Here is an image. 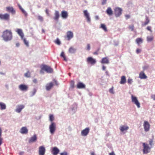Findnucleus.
I'll use <instances>...</instances> for the list:
<instances>
[{"instance_id": "nucleus-37", "label": "nucleus", "mask_w": 155, "mask_h": 155, "mask_svg": "<svg viewBox=\"0 0 155 155\" xmlns=\"http://www.w3.org/2000/svg\"><path fill=\"white\" fill-rule=\"evenodd\" d=\"M23 41L24 42V43L25 45L27 47L29 46V44L28 42L27 41L26 39L25 38H21Z\"/></svg>"}, {"instance_id": "nucleus-15", "label": "nucleus", "mask_w": 155, "mask_h": 155, "mask_svg": "<svg viewBox=\"0 0 155 155\" xmlns=\"http://www.w3.org/2000/svg\"><path fill=\"white\" fill-rule=\"evenodd\" d=\"M59 152V150L56 147H54L52 149L51 153L53 155H57Z\"/></svg>"}, {"instance_id": "nucleus-18", "label": "nucleus", "mask_w": 155, "mask_h": 155, "mask_svg": "<svg viewBox=\"0 0 155 155\" xmlns=\"http://www.w3.org/2000/svg\"><path fill=\"white\" fill-rule=\"evenodd\" d=\"M28 130L26 127H23L20 129V132L22 134H27Z\"/></svg>"}, {"instance_id": "nucleus-31", "label": "nucleus", "mask_w": 155, "mask_h": 155, "mask_svg": "<svg viewBox=\"0 0 155 155\" xmlns=\"http://www.w3.org/2000/svg\"><path fill=\"white\" fill-rule=\"evenodd\" d=\"M76 49L73 47H71L69 49L68 51L71 53H74L76 51Z\"/></svg>"}, {"instance_id": "nucleus-29", "label": "nucleus", "mask_w": 155, "mask_h": 155, "mask_svg": "<svg viewBox=\"0 0 155 155\" xmlns=\"http://www.w3.org/2000/svg\"><path fill=\"white\" fill-rule=\"evenodd\" d=\"M150 20L147 16L146 17V21L145 22L142 23L141 25L142 26H145L146 25H148L150 22Z\"/></svg>"}, {"instance_id": "nucleus-60", "label": "nucleus", "mask_w": 155, "mask_h": 155, "mask_svg": "<svg viewBox=\"0 0 155 155\" xmlns=\"http://www.w3.org/2000/svg\"><path fill=\"white\" fill-rule=\"evenodd\" d=\"M33 82L35 83H37V80L36 79H34L33 80Z\"/></svg>"}, {"instance_id": "nucleus-44", "label": "nucleus", "mask_w": 155, "mask_h": 155, "mask_svg": "<svg viewBox=\"0 0 155 155\" xmlns=\"http://www.w3.org/2000/svg\"><path fill=\"white\" fill-rule=\"evenodd\" d=\"M55 43L58 45H60L61 44V42L58 39H57L55 41Z\"/></svg>"}, {"instance_id": "nucleus-14", "label": "nucleus", "mask_w": 155, "mask_h": 155, "mask_svg": "<svg viewBox=\"0 0 155 155\" xmlns=\"http://www.w3.org/2000/svg\"><path fill=\"white\" fill-rule=\"evenodd\" d=\"M6 11L11 13L12 14L14 15L15 13V10L12 7H7L6 8Z\"/></svg>"}, {"instance_id": "nucleus-10", "label": "nucleus", "mask_w": 155, "mask_h": 155, "mask_svg": "<svg viewBox=\"0 0 155 155\" xmlns=\"http://www.w3.org/2000/svg\"><path fill=\"white\" fill-rule=\"evenodd\" d=\"M45 149L43 146H40L39 148V155H44L45 153Z\"/></svg>"}, {"instance_id": "nucleus-24", "label": "nucleus", "mask_w": 155, "mask_h": 155, "mask_svg": "<svg viewBox=\"0 0 155 155\" xmlns=\"http://www.w3.org/2000/svg\"><path fill=\"white\" fill-rule=\"evenodd\" d=\"M102 64H108L109 63V60L107 57H105L102 58L101 61Z\"/></svg>"}, {"instance_id": "nucleus-62", "label": "nucleus", "mask_w": 155, "mask_h": 155, "mask_svg": "<svg viewBox=\"0 0 155 155\" xmlns=\"http://www.w3.org/2000/svg\"><path fill=\"white\" fill-rule=\"evenodd\" d=\"M105 69H106V67L104 66H102V70H105Z\"/></svg>"}, {"instance_id": "nucleus-17", "label": "nucleus", "mask_w": 155, "mask_h": 155, "mask_svg": "<svg viewBox=\"0 0 155 155\" xmlns=\"http://www.w3.org/2000/svg\"><path fill=\"white\" fill-rule=\"evenodd\" d=\"M67 36L68 38V40H70L73 37V32L71 31H68L67 33Z\"/></svg>"}, {"instance_id": "nucleus-41", "label": "nucleus", "mask_w": 155, "mask_h": 155, "mask_svg": "<svg viewBox=\"0 0 155 155\" xmlns=\"http://www.w3.org/2000/svg\"><path fill=\"white\" fill-rule=\"evenodd\" d=\"M36 91L37 90L35 88H34L33 90L31 92V95L32 96H33V95H34L35 94Z\"/></svg>"}, {"instance_id": "nucleus-27", "label": "nucleus", "mask_w": 155, "mask_h": 155, "mask_svg": "<svg viewBox=\"0 0 155 155\" xmlns=\"http://www.w3.org/2000/svg\"><path fill=\"white\" fill-rule=\"evenodd\" d=\"M61 16L64 19H66L68 16V12L65 11H62L61 12Z\"/></svg>"}, {"instance_id": "nucleus-59", "label": "nucleus", "mask_w": 155, "mask_h": 155, "mask_svg": "<svg viewBox=\"0 0 155 155\" xmlns=\"http://www.w3.org/2000/svg\"><path fill=\"white\" fill-rule=\"evenodd\" d=\"M109 155H115L114 151H112V152L109 153Z\"/></svg>"}, {"instance_id": "nucleus-64", "label": "nucleus", "mask_w": 155, "mask_h": 155, "mask_svg": "<svg viewBox=\"0 0 155 155\" xmlns=\"http://www.w3.org/2000/svg\"><path fill=\"white\" fill-rule=\"evenodd\" d=\"M91 155H95L94 153L93 152H91Z\"/></svg>"}, {"instance_id": "nucleus-9", "label": "nucleus", "mask_w": 155, "mask_h": 155, "mask_svg": "<svg viewBox=\"0 0 155 155\" xmlns=\"http://www.w3.org/2000/svg\"><path fill=\"white\" fill-rule=\"evenodd\" d=\"M84 16L85 17L87 21L88 22H90L91 20L90 17L89 13L86 10H85L83 12Z\"/></svg>"}, {"instance_id": "nucleus-49", "label": "nucleus", "mask_w": 155, "mask_h": 155, "mask_svg": "<svg viewBox=\"0 0 155 155\" xmlns=\"http://www.w3.org/2000/svg\"><path fill=\"white\" fill-rule=\"evenodd\" d=\"M141 51V50L140 49L137 48L136 50V53L137 54L139 53H140V52Z\"/></svg>"}, {"instance_id": "nucleus-51", "label": "nucleus", "mask_w": 155, "mask_h": 155, "mask_svg": "<svg viewBox=\"0 0 155 155\" xmlns=\"http://www.w3.org/2000/svg\"><path fill=\"white\" fill-rule=\"evenodd\" d=\"M109 92L111 93H114L113 87H112L111 88H110V89Z\"/></svg>"}, {"instance_id": "nucleus-46", "label": "nucleus", "mask_w": 155, "mask_h": 155, "mask_svg": "<svg viewBox=\"0 0 155 155\" xmlns=\"http://www.w3.org/2000/svg\"><path fill=\"white\" fill-rule=\"evenodd\" d=\"M132 82V79L130 78L128 79L127 80V82L128 84H131Z\"/></svg>"}, {"instance_id": "nucleus-13", "label": "nucleus", "mask_w": 155, "mask_h": 155, "mask_svg": "<svg viewBox=\"0 0 155 155\" xmlns=\"http://www.w3.org/2000/svg\"><path fill=\"white\" fill-rule=\"evenodd\" d=\"M89 132V129L88 127L86 128L81 132V134L83 136H86Z\"/></svg>"}, {"instance_id": "nucleus-22", "label": "nucleus", "mask_w": 155, "mask_h": 155, "mask_svg": "<svg viewBox=\"0 0 155 155\" xmlns=\"http://www.w3.org/2000/svg\"><path fill=\"white\" fill-rule=\"evenodd\" d=\"M106 12L107 14L109 16H111L113 14V11L111 8L110 7L107 8Z\"/></svg>"}, {"instance_id": "nucleus-25", "label": "nucleus", "mask_w": 155, "mask_h": 155, "mask_svg": "<svg viewBox=\"0 0 155 155\" xmlns=\"http://www.w3.org/2000/svg\"><path fill=\"white\" fill-rule=\"evenodd\" d=\"M37 139V137L36 135L35 134L29 139L28 142L29 143H31L35 142L36 141Z\"/></svg>"}, {"instance_id": "nucleus-1", "label": "nucleus", "mask_w": 155, "mask_h": 155, "mask_svg": "<svg viewBox=\"0 0 155 155\" xmlns=\"http://www.w3.org/2000/svg\"><path fill=\"white\" fill-rule=\"evenodd\" d=\"M2 37L5 41L11 40L12 37V33L10 30H6L3 32Z\"/></svg>"}, {"instance_id": "nucleus-57", "label": "nucleus", "mask_w": 155, "mask_h": 155, "mask_svg": "<svg viewBox=\"0 0 155 155\" xmlns=\"http://www.w3.org/2000/svg\"><path fill=\"white\" fill-rule=\"evenodd\" d=\"M125 16L127 19L129 18L130 17V16L129 15H126Z\"/></svg>"}, {"instance_id": "nucleus-11", "label": "nucleus", "mask_w": 155, "mask_h": 155, "mask_svg": "<svg viewBox=\"0 0 155 155\" xmlns=\"http://www.w3.org/2000/svg\"><path fill=\"white\" fill-rule=\"evenodd\" d=\"M19 88L20 90L22 91H27L28 89V86L24 84H21L19 86Z\"/></svg>"}, {"instance_id": "nucleus-56", "label": "nucleus", "mask_w": 155, "mask_h": 155, "mask_svg": "<svg viewBox=\"0 0 155 155\" xmlns=\"http://www.w3.org/2000/svg\"><path fill=\"white\" fill-rule=\"evenodd\" d=\"M151 97L155 101V94L152 95L151 96Z\"/></svg>"}, {"instance_id": "nucleus-26", "label": "nucleus", "mask_w": 155, "mask_h": 155, "mask_svg": "<svg viewBox=\"0 0 155 155\" xmlns=\"http://www.w3.org/2000/svg\"><path fill=\"white\" fill-rule=\"evenodd\" d=\"M59 17V13L58 11H55L54 13V19L56 21H58Z\"/></svg>"}, {"instance_id": "nucleus-6", "label": "nucleus", "mask_w": 155, "mask_h": 155, "mask_svg": "<svg viewBox=\"0 0 155 155\" xmlns=\"http://www.w3.org/2000/svg\"><path fill=\"white\" fill-rule=\"evenodd\" d=\"M122 9L119 7H116L114 9L115 16L116 17H119L122 14Z\"/></svg>"}, {"instance_id": "nucleus-63", "label": "nucleus", "mask_w": 155, "mask_h": 155, "mask_svg": "<svg viewBox=\"0 0 155 155\" xmlns=\"http://www.w3.org/2000/svg\"><path fill=\"white\" fill-rule=\"evenodd\" d=\"M16 45L17 47H18L19 46L20 44L19 43H17L16 44Z\"/></svg>"}, {"instance_id": "nucleus-54", "label": "nucleus", "mask_w": 155, "mask_h": 155, "mask_svg": "<svg viewBox=\"0 0 155 155\" xmlns=\"http://www.w3.org/2000/svg\"><path fill=\"white\" fill-rule=\"evenodd\" d=\"M45 12L47 14V15H48V16L49 15V11H48V9H46Z\"/></svg>"}, {"instance_id": "nucleus-16", "label": "nucleus", "mask_w": 155, "mask_h": 155, "mask_svg": "<svg viewBox=\"0 0 155 155\" xmlns=\"http://www.w3.org/2000/svg\"><path fill=\"white\" fill-rule=\"evenodd\" d=\"M77 87L78 89H84L85 88V85L82 82H79L77 84Z\"/></svg>"}, {"instance_id": "nucleus-45", "label": "nucleus", "mask_w": 155, "mask_h": 155, "mask_svg": "<svg viewBox=\"0 0 155 155\" xmlns=\"http://www.w3.org/2000/svg\"><path fill=\"white\" fill-rule=\"evenodd\" d=\"M147 29L150 32H152V31L151 30V27L150 26H148L147 28Z\"/></svg>"}, {"instance_id": "nucleus-30", "label": "nucleus", "mask_w": 155, "mask_h": 155, "mask_svg": "<svg viewBox=\"0 0 155 155\" xmlns=\"http://www.w3.org/2000/svg\"><path fill=\"white\" fill-rule=\"evenodd\" d=\"M126 78L124 76L121 77V80L120 83L121 84H124L126 82Z\"/></svg>"}, {"instance_id": "nucleus-36", "label": "nucleus", "mask_w": 155, "mask_h": 155, "mask_svg": "<svg viewBox=\"0 0 155 155\" xmlns=\"http://www.w3.org/2000/svg\"><path fill=\"white\" fill-rule=\"evenodd\" d=\"M61 56L64 58V60L65 61H67V59L66 58L64 53V52H61Z\"/></svg>"}, {"instance_id": "nucleus-4", "label": "nucleus", "mask_w": 155, "mask_h": 155, "mask_svg": "<svg viewBox=\"0 0 155 155\" xmlns=\"http://www.w3.org/2000/svg\"><path fill=\"white\" fill-rule=\"evenodd\" d=\"M143 154H147L150 152L151 147H150L148 144L145 143H143Z\"/></svg>"}, {"instance_id": "nucleus-55", "label": "nucleus", "mask_w": 155, "mask_h": 155, "mask_svg": "<svg viewBox=\"0 0 155 155\" xmlns=\"http://www.w3.org/2000/svg\"><path fill=\"white\" fill-rule=\"evenodd\" d=\"M153 141L152 140H150L149 141V144L150 146H152V143H153Z\"/></svg>"}, {"instance_id": "nucleus-52", "label": "nucleus", "mask_w": 155, "mask_h": 155, "mask_svg": "<svg viewBox=\"0 0 155 155\" xmlns=\"http://www.w3.org/2000/svg\"><path fill=\"white\" fill-rule=\"evenodd\" d=\"M22 12L25 16H27V13L25 10L22 11Z\"/></svg>"}, {"instance_id": "nucleus-42", "label": "nucleus", "mask_w": 155, "mask_h": 155, "mask_svg": "<svg viewBox=\"0 0 155 155\" xmlns=\"http://www.w3.org/2000/svg\"><path fill=\"white\" fill-rule=\"evenodd\" d=\"M70 86L71 87L73 88L74 87V82L73 81H71L70 82Z\"/></svg>"}, {"instance_id": "nucleus-61", "label": "nucleus", "mask_w": 155, "mask_h": 155, "mask_svg": "<svg viewBox=\"0 0 155 155\" xmlns=\"http://www.w3.org/2000/svg\"><path fill=\"white\" fill-rule=\"evenodd\" d=\"M24 152L23 151L20 152L19 153V155H23L24 153Z\"/></svg>"}, {"instance_id": "nucleus-8", "label": "nucleus", "mask_w": 155, "mask_h": 155, "mask_svg": "<svg viewBox=\"0 0 155 155\" xmlns=\"http://www.w3.org/2000/svg\"><path fill=\"white\" fill-rule=\"evenodd\" d=\"M0 19L2 20H8L9 19V15L7 13L4 14H0Z\"/></svg>"}, {"instance_id": "nucleus-35", "label": "nucleus", "mask_w": 155, "mask_h": 155, "mask_svg": "<svg viewBox=\"0 0 155 155\" xmlns=\"http://www.w3.org/2000/svg\"><path fill=\"white\" fill-rule=\"evenodd\" d=\"M136 43L138 45L143 42V39L141 38H137L136 40Z\"/></svg>"}, {"instance_id": "nucleus-43", "label": "nucleus", "mask_w": 155, "mask_h": 155, "mask_svg": "<svg viewBox=\"0 0 155 155\" xmlns=\"http://www.w3.org/2000/svg\"><path fill=\"white\" fill-rule=\"evenodd\" d=\"M129 29L131 31H133L134 28V26L133 25H130L128 27Z\"/></svg>"}, {"instance_id": "nucleus-39", "label": "nucleus", "mask_w": 155, "mask_h": 155, "mask_svg": "<svg viewBox=\"0 0 155 155\" xmlns=\"http://www.w3.org/2000/svg\"><path fill=\"white\" fill-rule=\"evenodd\" d=\"M54 120V117L52 114H50L49 115V120L52 122Z\"/></svg>"}, {"instance_id": "nucleus-7", "label": "nucleus", "mask_w": 155, "mask_h": 155, "mask_svg": "<svg viewBox=\"0 0 155 155\" xmlns=\"http://www.w3.org/2000/svg\"><path fill=\"white\" fill-rule=\"evenodd\" d=\"M143 126L145 131L147 132L149 130L150 125L147 121H144Z\"/></svg>"}, {"instance_id": "nucleus-20", "label": "nucleus", "mask_w": 155, "mask_h": 155, "mask_svg": "<svg viewBox=\"0 0 155 155\" xmlns=\"http://www.w3.org/2000/svg\"><path fill=\"white\" fill-rule=\"evenodd\" d=\"M129 129V127L125 125L121 126L120 128V129L121 132H124V131H126Z\"/></svg>"}, {"instance_id": "nucleus-28", "label": "nucleus", "mask_w": 155, "mask_h": 155, "mask_svg": "<svg viewBox=\"0 0 155 155\" xmlns=\"http://www.w3.org/2000/svg\"><path fill=\"white\" fill-rule=\"evenodd\" d=\"M139 77L141 79H146L147 78V76L143 71H141L139 74Z\"/></svg>"}, {"instance_id": "nucleus-5", "label": "nucleus", "mask_w": 155, "mask_h": 155, "mask_svg": "<svg viewBox=\"0 0 155 155\" xmlns=\"http://www.w3.org/2000/svg\"><path fill=\"white\" fill-rule=\"evenodd\" d=\"M50 131L51 133L53 134L54 133L56 129V125L55 123L52 122L49 127Z\"/></svg>"}, {"instance_id": "nucleus-32", "label": "nucleus", "mask_w": 155, "mask_h": 155, "mask_svg": "<svg viewBox=\"0 0 155 155\" xmlns=\"http://www.w3.org/2000/svg\"><path fill=\"white\" fill-rule=\"evenodd\" d=\"M0 107L1 110H5L6 108L5 104L2 102H0Z\"/></svg>"}, {"instance_id": "nucleus-40", "label": "nucleus", "mask_w": 155, "mask_h": 155, "mask_svg": "<svg viewBox=\"0 0 155 155\" xmlns=\"http://www.w3.org/2000/svg\"><path fill=\"white\" fill-rule=\"evenodd\" d=\"M38 19L41 22H42L43 21V17L40 15H38L37 16Z\"/></svg>"}, {"instance_id": "nucleus-23", "label": "nucleus", "mask_w": 155, "mask_h": 155, "mask_svg": "<svg viewBox=\"0 0 155 155\" xmlns=\"http://www.w3.org/2000/svg\"><path fill=\"white\" fill-rule=\"evenodd\" d=\"M24 107V106L23 105H18L17 106L15 111L18 113H20Z\"/></svg>"}, {"instance_id": "nucleus-48", "label": "nucleus", "mask_w": 155, "mask_h": 155, "mask_svg": "<svg viewBox=\"0 0 155 155\" xmlns=\"http://www.w3.org/2000/svg\"><path fill=\"white\" fill-rule=\"evenodd\" d=\"M60 155H68V153L66 152H64L60 153Z\"/></svg>"}, {"instance_id": "nucleus-2", "label": "nucleus", "mask_w": 155, "mask_h": 155, "mask_svg": "<svg viewBox=\"0 0 155 155\" xmlns=\"http://www.w3.org/2000/svg\"><path fill=\"white\" fill-rule=\"evenodd\" d=\"M43 71H45L48 73H51L53 72V69L50 66L47 65H44L41 68L40 73H43Z\"/></svg>"}, {"instance_id": "nucleus-53", "label": "nucleus", "mask_w": 155, "mask_h": 155, "mask_svg": "<svg viewBox=\"0 0 155 155\" xmlns=\"http://www.w3.org/2000/svg\"><path fill=\"white\" fill-rule=\"evenodd\" d=\"M22 12L25 16H27V13L25 10L22 11Z\"/></svg>"}, {"instance_id": "nucleus-38", "label": "nucleus", "mask_w": 155, "mask_h": 155, "mask_svg": "<svg viewBox=\"0 0 155 155\" xmlns=\"http://www.w3.org/2000/svg\"><path fill=\"white\" fill-rule=\"evenodd\" d=\"M24 75L26 77L29 78L30 77L31 73L29 71H28Z\"/></svg>"}, {"instance_id": "nucleus-19", "label": "nucleus", "mask_w": 155, "mask_h": 155, "mask_svg": "<svg viewBox=\"0 0 155 155\" xmlns=\"http://www.w3.org/2000/svg\"><path fill=\"white\" fill-rule=\"evenodd\" d=\"M54 85L53 83L51 82L47 84L46 86V89L47 91H49Z\"/></svg>"}, {"instance_id": "nucleus-12", "label": "nucleus", "mask_w": 155, "mask_h": 155, "mask_svg": "<svg viewBox=\"0 0 155 155\" xmlns=\"http://www.w3.org/2000/svg\"><path fill=\"white\" fill-rule=\"evenodd\" d=\"M87 62L92 64H94L96 62L95 59L91 57H89L87 59Z\"/></svg>"}, {"instance_id": "nucleus-47", "label": "nucleus", "mask_w": 155, "mask_h": 155, "mask_svg": "<svg viewBox=\"0 0 155 155\" xmlns=\"http://www.w3.org/2000/svg\"><path fill=\"white\" fill-rule=\"evenodd\" d=\"M90 46L89 44H87V50L89 51L90 49Z\"/></svg>"}, {"instance_id": "nucleus-33", "label": "nucleus", "mask_w": 155, "mask_h": 155, "mask_svg": "<svg viewBox=\"0 0 155 155\" xmlns=\"http://www.w3.org/2000/svg\"><path fill=\"white\" fill-rule=\"evenodd\" d=\"M153 36H148L147 37V40L148 42H150L153 41Z\"/></svg>"}, {"instance_id": "nucleus-50", "label": "nucleus", "mask_w": 155, "mask_h": 155, "mask_svg": "<svg viewBox=\"0 0 155 155\" xmlns=\"http://www.w3.org/2000/svg\"><path fill=\"white\" fill-rule=\"evenodd\" d=\"M107 0H102V5H104V4H105L106 3Z\"/></svg>"}, {"instance_id": "nucleus-34", "label": "nucleus", "mask_w": 155, "mask_h": 155, "mask_svg": "<svg viewBox=\"0 0 155 155\" xmlns=\"http://www.w3.org/2000/svg\"><path fill=\"white\" fill-rule=\"evenodd\" d=\"M100 28H102L104 31H107V28L104 24H101Z\"/></svg>"}, {"instance_id": "nucleus-58", "label": "nucleus", "mask_w": 155, "mask_h": 155, "mask_svg": "<svg viewBox=\"0 0 155 155\" xmlns=\"http://www.w3.org/2000/svg\"><path fill=\"white\" fill-rule=\"evenodd\" d=\"M2 139L0 137V146L2 144Z\"/></svg>"}, {"instance_id": "nucleus-21", "label": "nucleus", "mask_w": 155, "mask_h": 155, "mask_svg": "<svg viewBox=\"0 0 155 155\" xmlns=\"http://www.w3.org/2000/svg\"><path fill=\"white\" fill-rule=\"evenodd\" d=\"M16 31L18 35L21 37V38H23L24 36V35L22 30L20 29H17L16 30Z\"/></svg>"}, {"instance_id": "nucleus-3", "label": "nucleus", "mask_w": 155, "mask_h": 155, "mask_svg": "<svg viewBox=\"0 0 155 155\" xmlns=\"http://www.w3.org/2000/svg\"><path fill=\"white\" fill-rule=\"evenodd\" d=\"M131 98L132 102L135 104L138 108H140V103L138 101L137 97L132 94Z\"/></svg>"}]
</instances>
